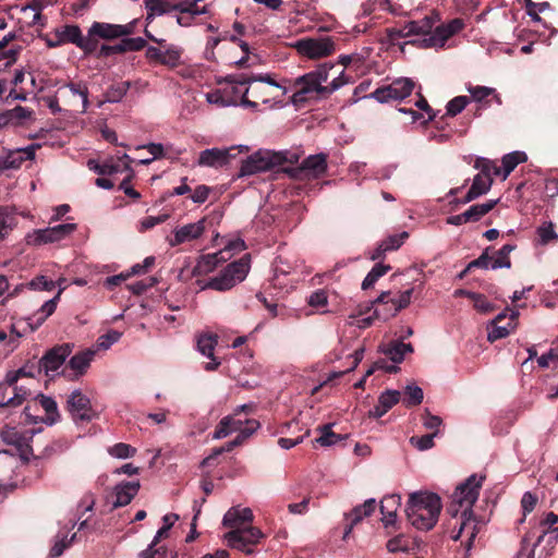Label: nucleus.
Returning <instances> with one entry per match:
<instances>
[{
	"label": "nucleus",
	"mask_w": 558,
	"mask_h": 558,
	"mask_svg": "<svg viewBox=\"0 0 558 558\" xmlns=\"http://www.w3.org/2000/svg\"><path fill=\"white\" fill-rule=\"evenodd\" d=\"M483 480L484 476L477 477L475 474L468 477L452 494V502L449 507V511L453 517H457L459 511L461 512L459 527L457 532L452 531L451 537L453 541L465 537V548L468 551L472 548L473 541L477 535V526L472 507L478 498Z\"/></svg>",
	"instance_id": "nucleus-1"
},
{
	"label": "nucleus",
	"mask_w": 558,
	"mask_h": 558,
	"mask_svg": "<svg viewBox=\"0 0 558 558\" xmlns=\"http://www.w3.org/2000/svg\"><path fill=\"white\" fill-rule=\"evenodd\" d=\"M333 69L332 64L324 63L315 70L299 76L294 80V87L298 89L291 96V102L299 105L312 99L332 94L343 85L349 83L344 71L335 77L330 84L324 85L329 78V72Z\"/></svg>",
	"instance_id": "nucleus-2"
},
{
	"label": "nucleus",
	"mask_w": 558,
	"mask_h": 558,
	"mask_svg": "<svg viewBox=\"0 0 558 558\" xmlns=\"http://www.w3.org/2000/svg\"><path fill=\"white\" fill-rule=\"evenodd\" d=\"M242 83H247L248 99L245 100L246 107L257 110L259 105H266L268 108L284 105L288 88L278 83L270 73L248 75V78H244Z\"/></svg>",
	"instance_id": "nucleus-3"
},
{
	"label": "nucleus",
	"mask_w": 558,
	"mask_h": 558,
	"mask_svg": "<svg viewBox=\"0 0 558 558\" xmlns=\"http://www.w3.org/2000/svg\"><path fill=\"white\" fill-rule=\"evenodd\" d=\"M441 507L438 495L418 492L410 495L405 512L411 525L417 530L428 531L437 523Z\"/></svg>",
	"instance_id": "nucleus-4"
},
{
	"label": "nucleus",
	"mask_w": 558,
	"mask_h": 558,
	"mask_svg": "<svg viewBox=\"0 0 558 558\" xmlns=\"http://www.w3.org/2000/svg\"><path fill=\"white\" fill-rule=\"evenodd\" d=\"M64 289L65 287L59 286L56 295L45 301L41 307L32 316L19 320L15 324H11L9 329H0V344L7 343L8 345H12V349L15 348L17 340L22 338L26 331L25 328L20 329L21 324L27 325L29 331H35L39 328L45 320L54 313L60 295Z\"/></svg>",
	"instance_id": "nucleus-5"
},
{
	"label": "nucleus",
	"mask_w": 558,
	"mask_h": 558,
	"mask_svg": "<svg viewBox=\"0 0 558 558\" xmlns=\"http://www.w3.org/2000/svg\"><path fill=\"white\" fill-rule=\"evenodd\" d=\"M300 156L296 153L281 150L274 151L269 149H259L242 161L239 175L247 177L259 172L268 171L274 167L283 163H295Z\"/></svg>",
	"instance_id": "nucleus-6"
},
{
	"label": "nucleus",
	"mask_w": 558,
	"mask_h": 558,
	"mask_svg": "<svg viewBox=\"0 0 558 558\" xmlns=\"http://www.w3.org/2000/svg\"><path fill=\"white\" fill-rule=\"evenodd\" d=\"M412 292L413 289H407L402 292L383 291L374 301L376 305L374 313L383 319L395 316L400 310L410 304Z\"/></svg>",
	"instance_id": "nucleus-7"
},
{
	"label": "nucleus",
	"mask_w": 558,
	"mask_h": 558,
	"mask_svg": "<svg viewBox=\"0 0 558 558\" xmlns=\"http://www.w3.org/2000/svg\"><path fill=\"white\" fill-rule=\"evenodd\" d=\"M293 47L303 57L320 59L336 51V41L330 36L308 37L296 40Z\"/></svg>",
	"instance_id": "nucleus-8"
},
{
	"label": "nucleus",
	"mask_w": 558,
	"mask_h": 558,
	"mask_svg": "<svg viewBox=\"0 0 558 558\" xmlns=\"http://www.w3.org/2000/svg\"><path fill=\"white\" fill-rule=\"evenodd\" d=\"M147 36L160 46V47L149 46L147 48L146 58L149 60V62L162 64L170 69H174L182 63L181 58H182L183 49L181 47L175 46V45H167L166 40L162 38H160V39L154 38L153 36L148 35V34H147Z\"/></svg>",
	"instance_id": "nucleus-9"
},
{
	"label": "nucleus",
	"mask_w": 558,
	"mask_h": 558,
	"mask_svg": "<svg viewBox=\"0 0 558 558\" xmlns=\"http://www.w3.org/2000/svg\"><path fill=\"white\" fill-rule=\"evenodd\" d=\"M66 410L75 423L92 422L98 417L89 397L80 389H74L66 399Z\"/></svg>",
	"instance_id": "nucleus-10"
},
{
	"label": "nucleus",
	"mask_w": 558,
	"mask_h": 558,
	"mask_svg": "<svg viewBox=\"0 0 558 558\" xmlns=\"http://www.w3.org/2000/svg\"><path fill=\"white\" fill-rule=\"evenodd\" d=\"M263 536L262 531L250 523L245 527L229 531L223 539L229 547L252 554L250 546L257 544Z\"/></svg>",
	"instance_id": "nucleus-11"
},
{
	"label": "nucleus",
	"mask_w": 558,
	"mask_h": 558,
	"mask_svg": "<svg viewBox=\"0 0 558 558\" xmlns=\"http://www.w3.org/2000/svg\"><path fill=\"white\" fill-rule=\"evenodd\" d=\"M414 88V82L407 77L395 80L391 84L377 88L369 97L379 102H387L390 100H402L411 95Z\"/></svg>",
	"instance_id": "nucleus-12"
},
{
	"label": "nucleus",
	"mask_w": 558,
	"mask_h": 558,
	"mask_svg": "<svg viewBox=\"0 0 558 558\" xmlns=\"http://www.w3.org/2000/svg\"><path fill=\"white\" fill-rule=\"evenodd\" d=\"M76 230L75 223H62L54 227L34 230L27 234L26 240L28 244L41 245L53 243L63 240Z\"/></svg>",
	"instance_id": "nucleus-13"
},
{
	"label": "nucleus",
	"mask_w": 558,
	"mask_h": 558,
	"mask_svg": "<svg viewBox=\"0 0 558 558\" xmlns=\"http://www.w3.org/2000/svg\"><path fill=\"white\" fill-rule=\"evenodd\" d=\"M464 26V23L460 19H454L446 25L436 27V29L424 37L420 45L424 48H442L446 41L454 34L460 32Z\"/></svg>",
	"instance_id": "nucleus-14"
},
{
	"label": "nucleus",
	"mask_w": 558,
	"mask_h": 558,
	"mask_svg": "<svg viewBox=\"0 0 558 558\" xmlns=\"http://www.w3.org/2000/svg\"><path fill=\"white\" fill-rule=\"evenodd\" d=\"M518 316V310L506 308V311L499 313L492 322V329L488 331L487 339L494 342L506 338L515 328Z\"/></svg>",
	"instance_id": "nucleus-15"
},
{
	"label": "nucleus",
	"mask_w": 558,
	"mask_h": 558,
	"mask_svg": "<svg viewBox=\"0 0 558 558\" xmlns=\"http://www.w3.org/2000/svg\"><path fill=\"white\" fill-rule=\"evenodd\" d=\"M300 179L313 180L323 177L327 171V155L320 153L306 157L301 166L294 170Z\"/></svg>",
	"instance_id": "nucleus-16"
},
{
	"label": "nucleus",
	"mask_w": 558,
	"mask_h": 558,
	"mask_svg": "<svg viewBox=\"0 0 558 558\" xmlns=\"http://www.w3.org/2000/svg\"><path fill=\"white\" fill-rule=\"evenodd\" d=\"M34 121V110L23 106H16L0 113V129L9 126L25 128L32 125Z\"/></svg>",
	"instance_id": "nucleus-17"
},
{
	"label": "nucleus",
	"mask_w": 558,
	"mask_h": 558,
	"mask_svg": "<svg viewBox=\"0 0 558 558\" xmlns=\"http://www.w3.org/2000/svg\"><path fill=\"white\" fill-rule=\"evenodd\" d=\"M72 352V345L64 343L49 350L40 360V367L47 376H53Z\"/></svg>",
	"instance_id": "nucleus-18"
},
{
	"label": "nucleus",
	"mask_w": 558,
	"mask_h": 558,
	"mask_svg": "<svg viewBox=\"0 0 558 558\" xmlns=\"http://www.w3.org/2000/svg\"><path fill=\"white\" fill-rule=\"evenodd\" d=\"M28 396H31L28 389L24 386L9 384L7 376L4 380L0 383V408H16L21 405Z\"/></svg>",
	"instance_id": "nucleus-19"
},
{
	"label": "nucleus",
	"mask_w": 558,
	"mask_h": 558,
	"mask_svg": "<svg viewBox=\"0 0 558 558\" xmlns=\"http://www.w3.org/2000/svg\"><path fill=\"white\" fill-rule=\"evenodd\" d=\"M510 266V257L501 255V252L497 251L493 256H489L485 252L478 258L472 260L461 272H459L458 277L461 279L473 268H483L487 270L509 268Z\"/></svg>",
	"instance_id": "nucleus-20"
},
{
	"label": "nucleus",
	"mask_w": 558,
	"mask_h": 558,
	"mask_svg": "<svg viewBox=\"0 0 558 558\" xmlns=\"http://www.w3.org/2000/svg\"><path fill=\"white\" fill-rule=\"evenodd\" d=\"M59 93L69 98V105L80 108L81 112H85L88 108V88L84 83H69L59 88Z\"/></svg>",
	"instance_id": "nucleus-21"
},
{
	"label": "nucleus",
	"mask_w": 558,
	"mask_h": 558,
	"mask_svg": "<svg viewBox=\"0 0 558 558\" xmlns=\"http://www.w3.org/2000/svg\"><path fill=\"white\" fill-rule=\"evenodd\" d=\"M81 28L77 25H63L46 34L43 39L49 48H56L65 44L76 45Z\"/></svg>",
	"instance_id": "nucleus-22"
},
{
	"label": "nucleus",
	"mask_w": 558,
	"mask_h": 558,
	"mask_svg": "<svg viewBox=\"0 0 558 558\" xmlns=\"http://www.w3.org/2000/svg\"><path fill=\"white\" fill-rule=\"evenodd\" d=\"M235 147L230 148H209L201 151L197 163L202 167L219 168L227 165L235 155L232 154Z\"/></svg>",
	"instance_id": "nucleus-23"
},
{
	"label": "nucleus",
	"mask_w": 558,
	"mask_h": 558,
	"mask_svg": "<svg viewBox=\"0 0 558 558\" xmlns=\"http://www.w3.org/2000/svg\"><path fill=\"white\" fill-rule=\"evenodd\" d=\"M253 512L250 508L240 506L231 507L223 515L222 525L231 530L245 527L253 521Z\"/></svg>",
	"instance_id": "nucleus-24"
},
{
	"label": "nucleus",
	"mask_w": 558,
	"mask_h": 558,
	"mask_svg": "<svg viewBox=\"0 0 558 558\" xmlns=\"http://www.w3.org/2000/svg\"><path fill=\"white\" fill-rule=\"evenodd\" d=\"M131 33V25L94 22L89 27V35H97V37L102 39H114L122 36H128Z\"/></svg>",
	"instance_id": "nucleus-25"
},
{
	"label": "nucleus",
	"mask_w": 558,
	"mask_h": 558,
	"mask_svg": "<svg viewBox=\"0 0 558 558\" xmlns=\"http://www.w3.org/2000/svg\"><path fill=\"white\" fill-rule=\"evenodd\" d=\"M244 78H248V75H228L226 77V85L223 90H228L229 98L234 99V106L242 105L246 107L245 100L248 99V92H246L247 83H242Z\"/></svg>",
	"instance_id": "nucleus-26"
},
{
	"label": "nucleus",
	"mask_w": 558,
	"mask_h": 558,
	"mask_svg": "<svg viewBox=\"0 0 558 558\" xmlns=\"http://www.w3.org/2000/svg\"><path fill=\"white\" fill-rule=\"evenodd\" d=\"M205 231V219H201L193 223L184 225L173 232V239L170 241L171 246L182 244L187 241L198 239Z\"/></svg>",
	"instance_id": "nucleus-27"
},
{
	"label": "nucleus",
	"mask_w": 558,
	"mask_h": 558,
	"mask_svg": "<svg viewBox=\"0 0 558 558\" xmlns=\"http://www.w3.org/2000/svg\"><path fill=\"white\" fill-rule=\"evenodd\" d=\"M119 161L122 162V167H121V165L113 161L112 159L106 160L102 163H98L95 160H89L87 165L90 170L95 171L96 173H98L100 175H111V174L121 172L122 170H131L130 169L131 158L129 155L123 154L122 157L119 159Z\"/></svg>",
	"instance_id": "nucleus-28"
},
{
	"label": "nucleus",
	"mask_w": 558,
	"mask_h": 558,
	"mask_svg": "<svg viewBox=\"0 0 558 558\" xmlns=\"http://www.w3.org/2000/svg\"><path fill=\"white\" fill-rule=\"evenodd\" d=\"M140 489V482H123L114 487L112 501L113 508H119L129 505L136 496Z\"/></svg>",
	"instance_id": "nucleus-29"
},
{
	"label": "nucleus",
	"mask_w": 558,
	"mask_h": 558,
	"mask_svg": "<svg viewBox=\"0 0 558 558\" xmlns=\"http://www.w3.org/2000/svg\"><path fill=\"white\" fill-rule=\"evenodd\" d=\"M400 392L398 390H386L380 393L378 403L369 410L368 416L379 418L384 416L395 404L400 401Z\"/></svg>",
	"instance_id": "nucleus-30"
},
{
	"label": "nucleus",
	"mask_w": 558,
	"mask_h": 558,
	"mask_svg": "<svg viewBox=\"0 0 558 558\" xmlns=\"http://www.w3.org/2000/svg\"><path fill=\"white\" fill-rule=\"evenodd\" d=\"M246 421L247 420L235 418L233 415L225 416L214 432L213 438L221 439L234 432L241 434V430H244L246 426Z\"/></svg>",
	"instance_id": "nucleus-31"
},
{
	"label": "nucleus",
	"mask_w": 558,
	"mask_h": 558,
	"mask_svg": "<svg viewBox=\"0 0 558 558\" xmlns=\"http://www.w3.org/2000/svg\"><path fill=\"white\" fill-rule=\"evenodd\" d=\"M401 505V497L399 495H388L380 501V512L383 514L381 521L385 526L395 524L397 519V511Z\"/></svg>",
	"instance_id": "nucleus-32"
},
{
	"label": "nucleus",
	"mask_w": 558,
	"mask_h": 558,
	"mask_svg": "<svg viewBox=\"0 0 558 558\" xmlns=\"http://www.w3.org/2000/svg\"><path fill=\"white\" fill-rule=\"evenodd\" d=\"M379 352L387 355L393 363H401L407 353L413 352V347L402 341H391L379 345Z\"/></svg>",
	"instance_id": "nucleus-33"
},
{
	"label": "nucleus",
	"mask_w": 558,
	"mask_h": 558,
	"mask_svg": "<svg viewBox=\"0 0 558 558\" xmlns=\"http://www.w3.org/2000/svg\"><path fill=\"white\" fill-rule=\"evenodd\" d=\"M2 439L9 445H13L23 460H28L32 454V448L27 444L26 439L14 428L4 429L2 432Z\"/></svg>",
	"instance_id": "nucleus-34"
},
{
	"label": "nucleus",
	"mask_w": 558,
	"mask_h": 558,
	"mask_svg": "<svg viewBox=\"0 0 558 558\" xmlns=\"http://www.w3.org/2000/svg\"><path fill=\"white\" fill-rule=\"evenodd\" d=\"M181 5L182 0H145L148 19L162 15L174 10L180 11Z\"/></svg>",
	"instance_id": "nucleus-35"
},
{
	"label": "nucleus",
	"mask_w": 558,
	"mask_h": 558,
	"mask_svg": "<svg viewBox=\"0 0 558 558\" xmlns=\"http://www.w3.org/2000/svg\"><path fill=\"white\" fill-rule=\"evenodd\" d=\"M376 509L375 499H367L363 505L355 507L348 519L350 520V524L344 531L343 538H347L351 533L353 526L359 523L363 518L371 515Z\"/></svg>",
	"instance_id": "nucleus-36"
},
{
	"label": "nucleus",
	"mask_w": 558,
	"mask_h": 558,
	"mask_svg": "<svg viewBox=\"0 0 558 558\" xmlns=\"http://www.w3.org/2000/svg\"><path fill=\"white\" fill-rule=\"evenodd\" d=\"M409 236L408 232L403 231L399 234L389 235L381 241L371 255V259L375 260L380 258L386 252L399 248L404 240Z\"/></svg>",
	"instance_id": "nucleus-37"
},
{
	"label": "nucleus",
	"mask_w": 558,
	"mask_h": 558,
	"mask_svg": "<svg viewBox=\"0 0 558 558\" xmlns=\"http://www.w3.org/2000/svg\"><path fill=\"white\" fill-rule=\"evenodd\" d=\"M251 268L250 255H244L239 260L229 264L221 279H245Z\"/></svg>",
	"instance_id": "nucleus-38"
},
{
	"label": "nucleus",
	"mask_w": 558,
	"mask_h": 558,
	"mask_svg": "<svg viewBox=\"0 0 558 558\" xmlns=\"http://www.w3.org/2000/svg\"><path fill=\"white\" fill-rule=\"evenodd\" d=\"M493 184V178H488L484 174H476L473 179V183L465 195V203H469L481 195L486 194Z\"/></svg>",
	"instance_id": "nucleus-39"
},
{
	"label": "nucleus",
	"mask_w": 558,
	"mask_h": 558,
	"mask_svg": "<svg viewBox=\"0 0 558 558\" xmlns=\"http://www.w3.org/2000/svg\"><path fill=\"white\" fill-rule=\"evenodd\" d=\"M38 145H29L24 148H19L10 151L5 168H17L25 160H33Z\"/></svg>",
	"instance_id": "nucleus-40"
},
{
	"label": "nucleus",
	"mask_w": 558,
	"mask_h": 558,
	"mask_svg": "<svg viewBox=\"0 0 558 558\" xmlns=\"http://www.w3.org/2000/svg\"><path fill=\"white\" fill-rule=\"evenodd\" d=\"M38 145H29L24 148H19L10 151L5 168H17L25 160H33Z\"/></svg>",
	"instance_id": "nucleus-41"
},
{
	"label": "nucleus",
	"mask_w": 558,
	"mask_h": 558,
	"mask_svg": "<svg viewBox=\"0 0 558 558\" xmlns=\"http://www.w3.org/2000/svg\"><path fill=\"white\" fill-rule=\"evenodd\" d=\"M95 355V351L87 349L82 351L70 359L69 366L75 375H83L90 365Z\"/></svg>",
	"instance_id": "nucleus-42"
},
{
	"label": "nucleus",
	"mask_w": 558,
	"mask_h": 558,
	"mask_svg": "<svg viewBox=\"0 0 558 558\" xmlns=\"http://www.w3.org/2000/svg\"><path fill=\"white\" fill-rule=\"evenodd\" d=\"M526 159H527V156L523 151H512V153L506 154L501 159L502 180H506L508 178V175L515 169V167L522 162H525Z\"/></svg>",
	"instance_id": "nucleus-43"
},
{
	"label": "nucleus",
	"mask_w": 558,
	"mask_h": 558,
	"mask_svg": "<svg viewBox=\"0 0 558 558\" xmlns=\"http://www.w3.org/2000/svg\"><path fill=\"white\" fill-rule=\"evenodd\" d=\"M499 202V199H490L483 204L472 205L464 211L468 222L478 221L483 216L489 213Z\"/></svg>",
	"instance_id": "nucleus-44"
},
{
	"label": "nucleus",
	"mask_w": 558,
	"mask_h": 558,
	"mask_svg": "<svg viewBox=\"0 0 558 558\" xmlns=\"http://www.w3.org/2000/svg\"><path fill=\"white\" fill-rule=\"evenodd\" d=\"M155 257L154 256H148L146 257L142 264H135L131 267L130 271L128 272H120V274H117V275H112V276H109L107 277V279H129V277L131 276H140V275H145L147 272V270L154 266L155 264Z\"/></svg>",
	"instance_id": "nucleus-45"
},
{
	"label": "nucleus",
	"mask_w": 558,
	"mask_h": 558,
	"mask_svg": "<svg viewBox=\"0 0 558 558\" xmlns=\"http://www.w3.org/2000/svg\"><path fill=\"white\" fill-rule=\"evenodd\" d=\"M220 260H222V259H221V255L219 254V252L202 256L198 259L193 274L194 275H203V274L210 272L215 269V267L217 266V264Z\"/></svg>",
	"instance_id": "nucleus-46"
},
{
	"label": "nucleus",
	"mask_w": 558,
	"mask_h": 558,
	"mask_svg": "<svg viewBox=\"0 0 558 558\" xmlns=\"http://www.w3.org/2000/svg\"><path fill=\"white\" fill-rule=\"evenodd\" d=\"M407 31L405 34H409L410 36L414 35H426L427 37L430 33V29L433 27L432 21L428 17H424L418 21H410L405 24Z\"/></svg>",
	"instance_id": "nucleus-47"
},
{
	"label": "nucleus",
	"mask_w": 558,
	"mask_h": 558,
	"mask_svg": "<svg viewBox=\"0 0 558 558\" xmlns=\"http://www.w3.org/2000/svg\"><path fill=\"white\" fill-rule=\"evenodd\" d=\"M218 337L214 333H204L197 338V350L207 357H213Z\"/></svg>",
	"instance_id": "nucleus-48"
},
{
	"label": "nucleus",
	"mask_w": 558,
	"mask_h": 558,
	"mask_svg": "<svg viewBox=\"0 0 558 558\" xmlns=\"http://www.w3.org/2000/svg\"><path fill=\"white\" fill-rule=\"evenodd\" d=\"M36 399L47 414V418L45 421L50 425L54 424L59 417L57 402L52 398L44 395H38Z\"/></svg>",
	"instance_id": "nucleus-49"
},
{
	"label": "nucleus",
	"mask_w": 558,
	"mask_h": 558,
	"mask_svg": "<svg viewBox=\"0 0 558 558\" xmlns=\"http://www.w3.org/2000/svg\"><path fill=\"white\" fill-rule=\"evenodd\" d=\"M259 428V423L255 420H247L244 430H241L235 439L225 445L227 451H231L234 447L243 444L251 435H253Z\"/></svg>",
	"instance_id": "nucleus-50"
},
{
	"label": "nucleus",
	"mask_w": 558,
	"mask_h": 558,
	"mask_svg": "<svg viewBox=\"0 0 558 558\" xmlns=\"http://www.w3.org/2000/svg\"><path fill=\"white\" fill-rule=\"evenodd\" d=\"M229 92L223 90V88H219L213 92H209L205 95L206 100L210 105H216L218 107H230L234 106V99L229 98Z\"/></svg>",
	"instance_id": "nucleus-51"
},
{
	"label": "nucleus",
	"mask_w": 558,
	"mask_h": 558,
	"mask_svg": "<svg viewBox=\"0 0 558 558\" xmlns=\"http://www.w3.org/2000/svg\"><path fill=\"white\" fill-rule=\"evenodd\" d=\"M424 393L421 387L416 385H408L404 390L403 404L407 408L418 405L422 403Z\"/></svg>",
	"instance_id": "nucleus-52"
},
{
	"label": "nucleus",
	"mask_w": 558,
	"mask_h": 558,
	"mask_svg": "<svg viewBox=\"0 0 558 558\" xmlns=\"http://www.w3.org/2000/svg\"><path fill=\"white\" fill-rule=\"evenodd\" d=\"M538 236V243L541 245H546L550 241H555L558 239V235L555 231L554 223L551 221L543 222L536 230Z\"/></svg>",
	"instance_id": "nucleus-53"
},
{
	"label": "nucleus",
	"mask_w": 558,
	"mask_h": 558,
	"mask_svg": "<svg viewBox=\"0 0 558 558\" xmlns=\"http://www.w3.org/2000/svg\"><path fill=\"white\" fill-rule=\"evenodd\" d=\"M474 167L480 170L477 174H484L488 178H493V175H501V168H499L494 161L486 158H477Z\"/></svg>",
	"instance_id": "nucleus-54"
},
{
	"label": "nucleus",
	"mask_w": 558,
	"mask_h": 558,
	"mask_svg": "<svg viewBox=\"0 0 558 558\" xmlns=\"http://www.w3.org/2000/svg\"><path fill=\"white\" fill-rule=\"evenodd\" d=\"M468 92L471 94V97L474 101L481 102L490 95H494V98L498 104H500L499 97L495 94V89L486 86H469Z\"/></svg>",
	"instance_id": "nucleus-55"
},
{
	"label": "nucleus",
	"mask_w": 558,
	"mask_h": 558,
	"mask_svg": "<svg viewBox=\"0 0 558 558\" xmlns=\"http://www.w3.org/2000/svg\"><path fill=\"white\" fill-rule=\"evenodd\" d=\"M246 248V244L242 238L230 239L226 242L222 250L219 251L221 255V259H226V254H229V257L234 253H240Z\"/></svg>",
	"instance_id": "nucleus-56"
},
{
	"label": "nucleus",
	"mask_w": 558,
	"mask_h": 558,
	"mask_svg": "<svg viewBox=\"0 0 558 558\" xmlns=\"http://www.w3.org/2000/svg\"><path fill=\"white\" fill-rule=\"evenodd\" d=\"M470 102L466 96H457L452 98L446 106V114L449 117H454L462 112L464 108Z\"/></svg>",
	"instance_id": "nucleus-57"
},
{
	"label": "nucleus",
	"mask_w": 558,
	"mask_h": 558,
	"mask_svg": "<svg viewBox=\"0 0 558 558\" xmlns=\"http://www.w3.org/2000/svg\"><path fill=\"white\" fill-rule=\"evenodd\" d=\"M110 456L118 459L131 458L136 453V449L131 445L119 442L108 449Z\"/></svg>",
	"instance_id": "nucleus-58"
},
{
	"label": "nucleus",
	"mask_w": 558,
	"mask_h": 558,
	"mask_svg": "<svg viewBox=\"0 0 558 558\" xmlns=\"http://www.w3.org/2000/svg\"><path fill=\"white\" fill-rule=\"evenodd\" d=\"M96 37L97 35H89V32L87 33V36L84 37L81 31L75 46L83 50L84 53L90 54L97 49L98 43Z\"/></svg>",
	"instance_id": "nucleus-59"
},
{
	"label": "nucleus",
	"mask_w": 558,
	"mask_h": 558,
	"mask_svg": "<svg viewBox=\"0 0 558 558\" xmlns=\"http://www.w3.org/2000/svg\"><path fill=\"white\" fill-rule=\"evenodd\" d=\"M468 298L473 301L474 308L480 313L487 314L495 308V306L483 294L468 293Z\"/></svg>",
	"instance_id": "nucleus-60"
},
{
	"label": "nucleus",
	"mask_w": 558,
	"mask_h": 558,
	"mask_svg": "<svg viewBox=\"0 0 558 558\" xmlns=\"http://www.w3.org/2000/svg\"><path fill=\"white\" fill-rule=\"evenodd\" d=\"M320 436L316 439V442L323 447L335 445L339 440V436L331 430V425L327 424L319 427Z\"/></svg>",
	"instance_id": "nucleus-61"
},
{
	"label": "nucleus",
	"mask_w": 558,
	"mask_h": 558,
	"mask_svg": "<svg viewBox=\"0 0 558 558\" xmlns=\"http://www.w3.org/2000/svg\"><path fill=\"white\" fill-rule=\"evenodd\" d=\"M15 225V217L7 209L0 210V240L4 239Z\"/></svg>",
	"instance_id": "nucleus-62"
},
{
	"label": "nucleus",
	"mask_w": 558,
	"mask_h": 558,
	"mask_svg": "<svg viewBox=\"0 0 558 558\" xmlns=\"http://www.w3.org/2000/svg\"><path fill=\"white\" fill-rule=\"evenodd\" d=\"M129 86L130 84L126 82L111 86L106 94V100L109 102L120 101L126 94Z\"/></svg>",
	"instance_id": "nucleus-63"
},
{
	"label": "nucleus",
	"mask_w": 558,
	"mask_h": 558,
	"mask_svg": "<svg viewBox=\"0 0 558 558\" xmlns=\"http://www.w3.org/2000/svg\"><path fill=\"white\" fill-rule=\"evenodd\" d=\"M121 332L117 330H110L105 335H101L96 342L97 349L108 350L112 344L119 341Z\"/></svg>",
	"instance_id": "nucleus-64"
}]
</instances>
